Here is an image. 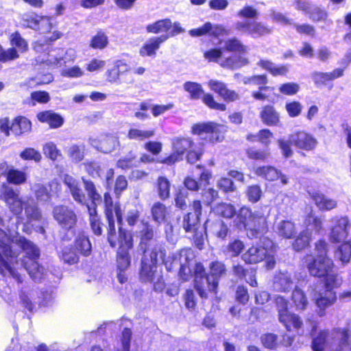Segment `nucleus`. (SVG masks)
Segmentation results:
<instances>
[{"label": "nucleus", "instance_id": "nucleus-1", "mask_svg": "<svg viewBox=\"0 0 351 351\" xmlns=\"http://www.w3.org/2000/svg\"><path fill=\"white\" fill-rule=\"evenodd\" d=\"M193 254L189 250L182 249L173 254L170 263L167 262L165 267L169 271H178L179 277L183 281H188L193 276L190 262ZM194 288L202 299L208 298L207 289L209 287V278L202 263H197L193 268Z\"/></svg>", "mask_w": 351, "mask_h": 351}, {"label": "nucleus", "instance_id": "nucleus-2", "mask_svg": "<svg viewBox=\"0 0 351 351\" xmlns=\"http://www.w3.org/2000/svg\"><path fill=\"white\" fill-rule=\"evenodd\" d=\"M326 346L330 351H351V331L346 328H337L330 334L326 330H322L313 337V351H324Z\"/></svg>", "mask_w": 351, "mask_h": 351}, {"label": "nucleus", "instance_id": "nucleus-3", "mask_svg": "<svg viewBox=\"0 0 351 351\" xmlns=\"http://www.w3.org/2000/svg\"><path fill=\"white\" fill-rule=\"evenodd\" d=\"M139 271L140 279L144 282H154V289L162 288V275L158 271L159 261H164L166 250L161 244L154 246L149 253H142Z\"/></svg>", "mask_w": 351, "mask_h": 351}, {"label": "nucleus", "instance_id": "nucleus-4", "mask_svg": "<svg viewBox=\"0 0 351 351\" xmlns=\"http://www.w3.org/2000/svg\"><path fill=\"white\" fill-rule=\"evenodd\" d=\"M234 226L239 230H245L247 236L252 239L260 238L267 230L264 214L246 206L241 207L234 220Z\"/></svg>", "mask_w": 351, "mask_h": 351}, {"label": "nucleus", "instance_id": "nucleus-5", "mask_svg": "<svg viewBox=\"0 0 351 351\" xmlns=\"http://www.w3.org/2000/svg\"><path fill=\"white\" fill-rule=\"evenodd\" d=\"M258 10L251 5H245L237 14L238 17L245 19L238 21L234 24V28L238 32L247 34L254 38H260L271 33L270 28L261 22L255 21L258 18Z\"/></svg>", "mask_w": 351, "mask_h": 351}, {"label": "nucleus", "instance_id": "nucleus-6", "mask_svg": "<svg viewBox=\"0 0 351 351\" xmlns=\"http://www.w3.org/2000/svg\"><path fill=\"white\" fill-rule=\"evenodd\" d=\"M119 247L116 254L117 277L121 284L127 282L128 270L131 266L132 257L130 250L133 247V239L130 232L119 228Z\"/></svg>", "mask_w": 351, "mask_h": 351}, {"label": "nucleus", "instance_id": "nucleus-7", "mask_svg": "<svg viewBox=\"0 0 351 351\" xmlns=\"http://www.w3.org/2000/svg\"><path fill=\"white\" fill-rule=\"evenodd\" d=\"M315 255L306 257V267L311 276L323 278L331 271L333 267L332 261L327 256L328 243L324 240H319L315 243Z\"/></svg>", "mask_w": 351, "mask_h": 351}, {"label": "nucleus", "instance_id": "nucleus-8", "mask_svg": "<svg viewBox=\"0 0 351 351\" xmlns=\"http://www.w3.org/2000/svg\"><path fill=\"white\" fill-rule=\"evenodd\" d=\"M16 243L29 258V263H25V269L34 282H40L43 278L44 268L37 262L40 256L38 247L24 237L17 239Z\"/></svg>", "mask_w": 351, "mask_h": 351}, {"label": "nucleus", "instance_id": "nucleus-9", "mask_svg": "<svg viewBox=\"0 0 351 351\" xmlns=\"http://www.w3.org/2000/svg\"><path fill=\"white\" fill-rule=\"evenodd\" d=\"M104 202L105 206V217L108 222L107 226V241L112 248L117 246V231L115 228L114 215L117 222L121 223L122 221L121 210L119 204H114L112 198L108 192L104 195Z\"/></svg>", "mask_w": 351, "mask_h": 351}, {"label": "nucleus", "instance_id": "nucleus-10", "mask_svg": "<svg viewBox=\"0 0 351 351\" xmlns=\"http://www.w3.org/2000/svg\"><path fill=\"white\" fill-rule=\"evenodd\" d=\"M223 53L222 47L212 48L204 53V57L208 62L219 63L222 67L230 69H237L249 64L248 59L241 56L232 55L222 58Z\"/></svg>", "mask_w": 351, "mask_h": 351}, {"label": "nucleus", "instance_id": "nucleus-11", "mask_svg": "<svg viewBox=\"0 0 351 351\" xmlns=\"http://www.w3.org/2000/svg\"><path fill=\"white\" fill-rule=\"evenodd\" d=\"M191 129L193 134L198 135L212 143L221 142L224 138L223 125L214 122L195 123Z\"/></svg>", "mask_w": 351, "mask_h": 351}, {"label": "nucleus", "instance_id": "nucleus-12", "mask_svg": "<svg viewBox=\"0 0 351 351\" xmlns=\"http://www.w3.org/2000/svg\"><path fill=\"white\" fill-rule=\"evenodd\" d=\"M275 304L278 312L279 321L287 330L291 331L292 328L299 329L302 327V321L298 315L289 311L288 302L284 297H276Z\"/></svg>", "mask_w": 351, "mask_h": 351}, {"label": "nucleus", "instance_id": "nucleus-13", "mask_svg": "<svg viewBox=\"0 0 351 351\" xmlns=\"http://www.w3.org/2000/svg\"><path fill=\"white\" fill-rule=\"evenodd\" d=\"M53 215L61 228L66 230L73 228L77 222L74 210L67 206H56L53 209Z\"/></svg>", "mask_w": 351, "mask_h": 351}, {"label": "nucleus", "instance_id": "nucleus-14", "mask_svg": "<svg viewBox=\"0 0 351 351\" xmlns=\"http://www.w3.org/2000/svg\"><path fill=\"white\" fill-rule=\"evenodd\" d=\"M193 212L184 215L182 221V226L186 232H196L198 229L202 213L200 200H194L191 205Z\"/></svg>", "mask_w": 351, "mask_h": 351}, {"label": "nucleus", "instance_id": "nucleus-15", "mask_svg": "<svg viewBox=\"0 0 351 351\" xmlns=\"http://www.w3.org/2000/svg\"><path fill=\"white\" fill-rule=\"evenodd\" d=\"M193 142L189 138L176 137L172 141L173 153L162 160V162L169 165L182 159L183 155L191 147Z\"/></svg>", "mask_w": 351, "mask_h": 351}, {"label": "nucleus", "instance_id": "nucleus-16", "mask_svg": "<svg viewBox=\"0 0 351 351\" xmlns=\"http://www.w3.org/2000/svg\"><path fill=\"white\" fill-rule=\"evenodd\" d=\"M51 20L50 17L40 16L34 12H30L23 15L21 24L23 27L32 29L49 32L52 29Z\"/></svg>", "mask_w": 351, "mask_h": 351}, {"label": "nucleus", "instance_id": "nucleus-17", "mask_svg": "<svg viewBox=\"0 0 351 351\" xmlns=\"http://www.w3.org/2000/svg\"><path fill=\"white\" fill-rule=\"evenodd\" d=\"M209 269L208 278H209L210 283L209 287H208L207 292L209 291L216 294L219 280L226 275V267L223 262L215 261L210 263Z\"/></svg>", "mask_w": 351, "mask_h": 351}, {"label": "nucleus", "instance_id": "nucleus-18", "mask_svg": "<svg viewBox=\"0 0 351 351\" xmlns=\"http://www.w3.org/2000/svg\"><path fill=\"white\" fill-rule=\"evenodd\" d=\"M88 143L93 147L104 154L112 152L119 144L117 137L109 134L101 135L98 138L90 137Z\"/></svg>", "mask_w": 351, "mask_h": 351}, {"label": "nucleus", "instance_id": "nucleus-19", "mask_svg": "<svg viewBox=\"0 0 351 351\" xmlns=\"http://www.w3.org/2000/svg\"><path fill=\"white\" fill-rule=\"evenodd\" d=\"M292 145L305 151L313 150L317 145V139L311 134L304 131H298L289 135Z\"/></svg>", "mask_w": 351, "mask_h": 351}, {"label": "nucleus", "instance_id": "nucleus-20", "mask_svg": "<svg viewBox=\"0 0 351 351\" xmlns=\"http://www.w3.org/2000/svg\"><path fill=\"white\" fill-rule=\"evenodd\" d=\"M334 226L332 227L329 239L332 243H339L344 241L348 234L350 227L349 219L347 217H341L333 219Z\"/></svg>", "mask_w": 351, "mask_h": 351}, {"label": "nucleus", "instance_id": "nucleus-21", "mask_svg": "<svg viewBox=\"0 0 351 351\" xmlns=\"http://www.w3.org/2000/svg\"><path fill=\"white\" fill-rule=\"evenodd\" d=\"M139 238L138 251L142 253H149L155 245L159 244L154 239L153 227L148 222L143 223Z\"/></svg>", "mask_w": 351, "mask_h": 351}, {"label": "nucleus", "instance_id": "nucleus-22", "mask_svg": "<svg viewBox=\"0 0 351 351\" xmlns=\"http://www.w3.org/2000/svg\"><path fill=\"white\" fill-rule=\"evenodd\" d=\"M313 300L317 307L320 317L325 315V310L332 306L337 300L335 291L322 290L314 295Z\"/></svg>", "mask_w": 351, "mask_h": 351}, {"label": "nucleus", "instance_id": "nucleus-23", "mask_svg": "<svg viewBox=\"0 0 351 351\" xmlns=\"http://www.w3.org/2000/svg\"><path fill=\"white\" fill-rule=\"evenodd\" d=\"M169 36L162 34L160 36L149 38L140 48L139 54L142 57H155L156 51L160 49L161 44L165 43Z\"/></svg>", "mask_w": 351, "mask_h": 351}, {"label": "nucleus", "instance_id": "nucleus-24", "mask_svg": "<svg viewBox=\"0 0 351 351\" xmlns=\"http://www.w3.org/2000/svg\"><path fill=\"white\" fill-rule=\"evenodd\" d=\"M196 167L201 171L198 175V180L193 178L192 177L187 176L184 181L185 187L193 191H197L202 187L206 186L209 184V180L211 178V173L210 171L206 169H202L199 165Z\"/></svg>", "mask_w": 351, "mask_h": 351}, {"label": "nucleus", "instance_id": "nucleus-25", "mask_svg": "<svg viewBox=\"0 0 351 351\" xmlns=\"http://www.w3.org/2000/svg\"><path fill=\"white\" fill-rule=\"evenodd\" d=\"M21 236L11 238L7 233L0 228V248L2 250L3 256L5 257H16L18 255L17 250L14 249L15 246L19 245L16 243V239Z\"/></svg>", "mask_w": 351, "mask_h": 351}, {"label": "nucleus", "instance_id": "nucleus-26", "mask_svg": "<svg viewBox=\"0 0 351 351\" xmlns=\"http://www.w3.org/2000/svg\"><path fill=\"white\" fill-rule=\"evenodd\" d=\"M267 253L265 246H252L241 256L243 261L247 264H255L265 259Z\"/></svg>", "mask_w": 351, "mask_h": 351}, {"label": "nucleus", "instance_id": "nucleus-27", "mask_svg": "<svg viewBox=\"0 0 351 351\" xmlns=\"http://www.w3.org/2000/svg\"><path fill=\"white\" fill-rule=\"evenodd\" d=\"M274 289L277 291L289 292L293 288V281L291 275L288 271L276 274L274 277Z\"/></svg>", "mask_w": 351, "mask_h": 351}, {"label": "nucleus", "instance_id": "nucleus-28", "mask_svg": "<svg viewBox=\"0 0 351 351\" xmlns=\"http://www.w3.org/2000/svg\"><path fill=\"white\" fill-rule=\"evenodd\" d=\"M73 247L80 255L84 257L90 256L93 252L92 243L89 237L84 232L79 233L75 237Z\"/></svg>", "mask_w": 351, "mask_h": 351}, {"label": "nucleus", "instance_id": "nucleus-29", "mask_svg": "<svg viewBox=\"0 0 351 351\" xmlns=\"http://www.w3.org/2000/svg\"><path fill=\"white\" fill-rule=\"evenodd\" d=\"M317 207L322 211L330 210L337 207V201L327 197L319 191L308 192Z\"/></svg>", "mask_w": 351, "mask_h": 351}, {"label": "nucleus", "instance_id": "nucleus-30", "mask_svg": "<svg viewBox=\"0 0 351 351\" xmlns=\"http://www.w3.org/2000/svg\"><path fill=\"white\" fill-rule=\"evenodd\" d=\"M37 119L42 123H47L53 129L61 127L64 123V118L58 113L53 110H45L40 112L36 115Z\"/></svg>", "mask_w": 351, "mask_h": 351}, {"label": "nucleus", "instance_id": "nucleus-31", "mask_svg": "<svg viewBox=\"0 0 351 351\" xmlns=\"http://www.w3.org/2000/svg\"><path fill=\"white\" fill-rule=\"evenodd\" d=\"M23 211H24V216L27 223L39 221L41 219V210L33 199H28L25 201Z\"/></svg>", "mask_w": 351, "mask_h": 351}, {"label": "nucleus", "instance_id": "nucleus-32", "mask_svg": "<svg viewBox=\"0 0 351 351\" xmlns=\"http://www.w3.org/2000/svg\"><path fill=\"white\" fill-rule=\"evenodd\" d=\"M208 85L212 90L218 93L226 101H233L238 99L237 93L228 89L226 85L221 82L211 80Z\"/></svg>", "mask_w": 351, "mask_h": 351}, {"label": "nucleus", "instance_id": "nucleus-33", "mask_svg": "<svg viewBox=\"0 0 351 351\" xmlns=\"http://www.w3.org/2000/svg\"><path fill=\"white\" fill-rule=\"evenodd\" d=\"M8 183L21 185L26 182L27 175L23 170L15 169L13 167H9L6 162V171L4 173Z\"/></svg>", "mask_w": 351, "mask_h": 351}, {"label": "nucleus", "instance_id": "nucleus-34", "mask_svg": "<svg viewBox=\"0 0 351 351\" xmlns=\"http://www.w3.org/2000/svg\"><path fill=\"white\" fill-rule=\"evenodd\" d=\"M275 232L280 237L291 239L296 234L295 225L289 220H282L275 226Z\"/></svg>", "mask_w": 351, "mask_h": 351}, {"label": "nucleus", "instance_id": "nucleus-35", "mask_svg": "<svg viewBox=\"0 0 351 351\" xmlns=\"http://www.w3.org/2000/svg\"><path fill=\"white\" fill-rule=\"evenodd\" d=\"M65 152L72 162L77 164L84 158L85 145L73 143L65 148Z\"/></svg>", "mask_w": 351, "mask_h": 351}, {"label": "nucleus", "instance_id": "nucleus-36", "mask_svg": "<svg viewBox=\"0 0 351 351\" xmlns=\"http://www.w3.org/2000/svg\"><path fill=\"white\" fill-rule=\"evenodd\" d=\"M32 129V123L26 117L19 116L12 121V132L16 136L29 132Z\"/></svg>", "mask_w": 351, "mask_h": 351}, {"label": "nucleus", "instance_id": "nucleus-37", "mask_svg": "<svg viewBox=\"0 0 351 351\" xmlns=\"http://www.w3.org/2000/svg\"><path fill=\"white\" fill-rule=\"evenodd\" d=\"M261 118L262 121L269 126L277 125L280 121L279 113L271 105L263 107L261 112Z\"/></svg>", "mask_w": 351, "mask_h": 351}, {"label": "nucleus", "instance_id": "nucleus-38", "mask_svg": "<svg viewBox=\"0 0 351 351\" xmlns=\"http://www.w3.org/2000/svg\"><path fill=\"white\" fill-rule=\"evenodd\" d=\"M334 258L342 265L348 264L351 258V243L345 242L335 251Z\"/></svg>", "mask_w": 351, "mask_h": 351}, {"label": "nucleus", "instance_id": "nucleus-39", "mask_svg": "<svg viewBox=\"0 0 351 351\" xmlns=\"http://www.w3.org/2000/svg\"><path fill=\"white\" fill-rule=\"evenodd\" d=\"M211 232L217 238L225 240L230 234L228 226L221 219L215 220L211 226Z\"/></svg>", "mask_w": 351, "mask_h": 351}, {"label": "nucleus", "instance_id": "nucleus-40", "mask_svg": "<svg viewBox=\"0 0 351 351\" xmlns=\"http://www.w3.org/2000/svg\"><path fill=\"white\" fill-rule=\"evenodd\" d=\"M223 51H228L230 52H237V56H242V54L247 52V47L244 45L240 40L236 37L227 39L225 43Z\"/></svg>", "mask_w": 351, "mask_h": 351}, {"label": "nucleus", "instance_id": "nucleus-41", "mask_svg": "<svg viewBox=\"0 0 351 351\" xmlns=\"http://www.w3.org/2000/svg\"><path fill=\"white\" fill-rule=\"evenodd\" d=\"M172 27L171 21L169 19L158 20L154 23L149 24L146 27L148 33L159 34L167 32Z\"/></svg>", "mask_w": 351, "mask_h": 351}, {"label": "nucleus", "instance_id": "nucleus-42", "mask_svg": "<svg viewBox=\"0 0 351 351\" xmlns=\"http://www.w3.org/2000/svg\"><path fill=\"white\" fill-rule=\"evenodd\" d=\"M61 260L68 265H74L80 261V256L71 245L64 246L60 254Z\"/></svg>", "mask_w": 351, "mask_h": 351}, {"label": "nucleus", "instance_id": "nucleus-43", "mask_svg": "<svg viewBox=\"0 0 351 351\" xmlns=\"http://www.w3.org/2000/svg\"><path fill=\"white\" fill-rule=\"evenodd\" d=\"M255 173L269 181L276 180L280 176V171L272 166L258 167L256 169Z\"/></svg>", "mask_w": 351, "mask_h": 351}, {"label": "nucleus", "instance_id": "nucleus-44", "mask_svg": "<svg viewBox=\"0 0 351 351\" xmlns=\"http://www.w3.org/2000/svg\"><path fill=\"white\" fill-rule=\"evenodd\" d=\"M258 65L268 71L274 76L283 75L288 72V69L286 66H277L274 62L269 60H261L258 62Z\"/></svg>", "mask_w": 351, "mask_h": 351}, {"label": "nucleus", "instance_id": "nucleus-45", "mask_svg": "<svg viewBox=\"0 0 351 351\" xmlns=\"http://www.w3.org/2000/svg\"><path fill=\"white\" fill-rule=\"evenodd\" d=\"M84 187L87 192L88 196L93 203H101V195L97 192L94 182L91 180L82 178Z\"/></svg>", "mask_w": 351, "mask_h": 351}, {"label": "nucleus", "instance_id": "nucleus-46", "mask_svg": "<svg viewBox=\"0 0 351 351\" xmlns=\"http://www.w3.org/2000/svg\"><path fill=\"white\" fill-rule=\"evenodd\" d=\"M108 37L101 30H99L93 36L90 42V47L94 49H104L108 45Z\"/></svg>", "mask_w": 351, "mask_h": 351}, {"label": "nucleus", "instance_id": "nucleus-47", "mask_svg": "<svg viewBox=\"0 0 351 351\" xmlns=\"http://www.w3.org/2000/svg\"><path fill=\"white\" fill-rule=\"evenodd\" d=\"M184 90L190 94V98L197 100L202 97L204 90L200 84L194 82H186L183 85Z\"/></svg>", "mask_w": 351, "mask_h": 351}, {"label": "nucleus", "instance_id": "nucleus-48", "mask_svg": "<svg viewBox=\"0 0 351 351\" xmlns=\"http://www.w3.org/2000/svg\"><path fill=\"white\" fill-rule=\"evenodd\" d=\"M155 131L154 130H143L136 128H131L128 133V138L134 141H145L154 136Z\"/></svg>", "mask_w": 351, "mask_h": 351}, {"label": "nucleus", "instance_id": "nucleus-49", "mask_svg": "<svg viewBox=\"0 0 351 351\" xmlns=\"http://www.w3.org/2000/svg\"><path fill=\"white\" fill-rule=\"evenodd\" d=\"M44 155L52 161L58 160L62 158L60 150L57 147L56 145L53 142L46 143L43 147Z\"/></svg>", "mask_w": 351, "mask_h": 351}, {"label": "nucleus", "instance_id": "nucleus-50", "mask_svg": "<svg viewBox=\"0 0 351 351\" xmlns=\"http://www.w3.org/2000/svg\"><path fill=\"white\" fill-rule=\"evenodd\" d=\"M152 216L153 220L158 224L164 222L167 214L166 206L160 203L156 202L152 207Z\"/></svg>", "mask_w": 351, "mask_h": 351}, {"label": "nucleus", "instance_id": "nucleus-51", "mask_svg": "<svg viewBox=\"0 0 351 351\" xmlns=\"http://www.w3.org/2000/svg\"><path fill=\"white\" fill-rule=\"evenodd\" d=\"M10 43L12 48H14L17 53H23L27 51L28 44L27 41L21 36L19 32H16L10 36Z\"/></svg>", "mask_w": 351, "mask_h": 351}, {"label": "nucleus", "instance_id": "nucleus-52", "mask_svg": "<svg viewBox=\"0 0 351 351\" xmlns=\"http://www.w3.org/2000/svg\"><path fill=\"white\" fill-rule=\"evenodd\" d=\"M171 183L164 176H160L157 180V189L158 196L162 200H165L169 197Z\"/></svg>", "mask_w": 351, "mask_h": 351}, {"label": "nucleus", "instance_id": "nucleus-53", "mask_svg": "<svg viewBox=\"0 0 351 351\" xmlns=\"http://www.w3.org/2000/svg\"><path fill=\"white\" fill-rule=\"evenodd\" d=\"M311 237L307 232H302L296 237L292 244L293 249L295 251L300 252L309 245Z\"/></svg>", "mask_w": 351, "mask_h": 351}, {"label": "nucleus", "instance_id": "nucleus-54", "mask_svg": "<svg viewBox=\"0 0 351 351\" xmlns=\"http://www.w3.org/2000/svg\"><path fill=\"white\" fill-rule=\"evenodd\" d=\"M292 300L296 308L300 310L304 309L308 304L304 293L298 288H295L293 290Z\"/></svg>", "mask_w": 351, "mask_h": 351}, {"label": "nucleus", "instance_id": "nucleus-55", "mask_svg": "<svg viewBox=\"0 0 351 351\" xmlns=\"http://www.w3.org/2000/svg\"><path fill=\"white\" fill-rule=\"evenodd\" d=\"M1 197L6 204L12 202L19 197V192L6 184L1 186Z\"/></svg>", "mask_w": 351, "mask_h": 351}, {"label": "nucleus", "instance_id": "nucleus-56", "mask_svg": "<svg viewBox=\"0 0 351 351\" xmlns=\"http://www.w3.org/2000/svg\"><path fill=\"white\" fill-rule=\"evenodd\" d=\"M245 194L249 202L256 203L261 199L263 191L259 185L252 184L247 186Z\"/></svg>", "mask_w": 351, "mask_h": 351}, {"label": "nucleus", "instance_id": "nucleus-57", "mask_svg": "<svg viewBox=\"0 0 351 351\" xmlns=\"http://www.w3.org/2000/svg\"><path fill=\"white\" fill-rule=\"evenodd\" d=\"M36 198L40 202H47L50 199L49 189L42 184H36L34 186Z\"/></svg>", "mask_w": 351, "mask_h": 351}, {"label": "nucleus", "instance_id": "nucleus-58", "mask_svg": "<svg viewBox=\"0 0 351 351\" xmlns=\"http://www.w3.org/2000/svg\"><path fill=\"white\" fill-rule=\"evenodd\" d=\"M19 156L24 160H34L36 162H39L42 159L41 154L32 147L25 148L20 153Z\"/></svg>", "mask_w": 351, "mask_h": 351}, {"label": "nucleus", "instance_id": "nucleus-59", "mask_svg": "<svg viewBox=\"0 0 351 351\" xmlns=\"http://www.w3.org/2000/svg\"><path fill=\"white\" fill-rule=\"evenodd\" d=\"M216 211L219 215L228 219H230L236 215L235 208L231 204H220L216 208Z\"/></svg>", "mask_w": 351, "mask_h": 351}, {"label": "nucleus", "instance_id": "nucleus-60", "mask_svg": "<svg viewBox=\"0 0 351 351\" xmlns=\"http://www.w3.org/2000/svg\"><path fill=\"white\" fill-rule=\"evenodd\" d=\"M261 341L265 348L274 350L278 345V336L271 332L265 333L261 335Z\"/></svg>", "mask_w": 351, "mask_h": 351}, {"label": "nucleus", "instance_id": "nucleus-61", "mask_svg": "<svg viewBox=\"0 0 351 351\" xmlns=\"http://www.w3.org/2000/svg\"><path fill=\"white\" fill-rule=\"evenodd\" d=\"M309 17L314 22H326L328 14L326 10L319 7L311 8L308 10Z\"/></svg>", "mask_w": 351, "mask_h": 351}, {"label": "nucleus", "instance_id": "nucleus-62", "mask_svg": "<svg viewBox=\"0 0 351 351\" xmlns=\"http://www.w3.org/2000/svg\"><path fill=\"white\" fill-rule=\"evenodd\" d=\"M250 299L247 288L244 285H238L235 291V300L239 304L245 305Z\"/></svg>", "mask_w": 351, "mask_h": 351}, {"label": "nucleus", "instance_id": "nucleus-63", "mask_svg": "<svg viewBox=\"0 0 351 351\" xmlns=\"http://www.w3.org/2000/svg\"><path fill=\"white\" fill-rule=\"evenodd\" d=\"M50 100L49 94L43 90L34 91L31 93V105L36 106V103L46 104Z\"/></svg>", "mask_w": 351, "mask_h": 351}, {"label": "nucleus", "instance_id": "nucleus-64", "mask_svg": "<svg viewBox=\"0 0 351 351\" xmlns=\"http://www.w3.org/2000/svg\"><path fill=\"white\" fill-rule=\"evenodd\" d=\"M243 248V243L239 239H234L226 245L225 251L230 253L232 256H237L241 253Z\"/></svg>", "mask_w": 351, "mask_h": 351}]
</instances>
